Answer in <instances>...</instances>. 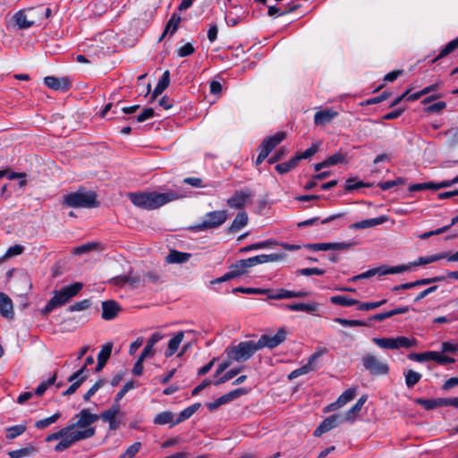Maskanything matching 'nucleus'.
Returning a JSON list of instances; mask_svg holds the SVG:
<instances>
[{"label": "nucleus", "instance_id": "f257e3e1", "mask_svg": "<svg viewBox=\"0 0 458 458\" xmlns=\"http://www.w3.org/2000/svg\"><path fill=\"white\" fill-rule=\"evenodd\" d=\"M96 433L95 428H89L82 430L72 431V427L67 425L60 430L48 435L46 437L47 442H52L61 439L55 446V452H63L70 448L74 443L92 437Z\"/></svg>", "mask_w": 458, "mask_h": 458}, {"label": "nucleus", "instance_id": "f03ea898", "mask_svg": "<svg viewBox=\"0 0 458 458\" xmlns=\"http://www.w3.org/2000/svg\"><path fill=\"white\" fill-rule=\"evenodd\" d=\"M177 199H179V195L173 191L164 193L149 191L130 194V199L135 206L148 210L158 208Z\"/></svg>", "mask_w": 458, "mask_h": 458}, {"label": "nucleus", "instance_id": "7ed1b4c3", "mask_svg": "<svg viewBox=\"0 0 458 458\" xmlns=\"http://www.w3.org/2000/svg\"><path fill=\"white\" fill-rule=\"evenodd\" d=\"M98 195L94 191L80 187L76 191L63 196L62 205L72 208H94L99 207Z\"/></svg>", "mask_w": 458, "mask_h": 458}, {"label": "nucleus", "instance_id": "20e7f679", "mask_svg": "<svg viewBox=\"0 0 458 458\" xmlns=\"http://www.w3.org/2000/svg\"><path fill=\"white\" fill-rule=\"evenodd\" d=\"M259 351L257 342L255 341H243L236 345L228 346L225 352L226 356L233 359L237 362H244L248 360L253 354Z\"/></svg>", "mask_w": 458, "mask_h": 458}, {"label": "nucleus", "instance_id": "39448f33", "mask_svg": "<svg viewBox=\"0 0 458 458\" xmlns=\"http://www.w3.org/2000/svg\"><path fill=\"white\" fill-rule=\"evenodd\" d=\"M373 343L378 347L383 349L395 350L400 348L409 349L416 344L415 339H411L406 336H397L395 338H377L372 339Z\"/></svg>", "mask_w": 458, "mask_h": 458}, {"label": "nucleus", "instance_id": "423d86ee", "mask_svg": "<svg viewBox=\"0 0 458 458\" xmlns=\"http://www.w3.org/2000/svg\"><path fill=\"white\" fill-rule=\"evenodd\" d=\"M226 210H216L208 212L203 221L197 225H190L186 229H211L222 225L227 219Z\"/></svg>", "mask_w": 458, "mask_h": 458}, {"label": "nucleus", "instance_id": "0eeeda50", "mask_svg": "<svg viewBox=\"0 0 458 458\" xmlns=\"http://www.w3.org/2000/svg\"><path fill=\"white\" fill-rule=\"evenodd\" d=\"M408 269H409V266H405V265L394 266V267H387V266L384 265V266H380L378 267H374V268L369 269L366 272H363L358 276H355L352 278H351L350 281L356 282L358 280L370 278L376 275L385 276V275H389V274H399V273H403Z\"/></svg>", "mask_w": 458, "mask_h": 458}, {"label": "nucleus", "instance_id": "6e6552de", "mask_svg": "<svg viewBox=\"0 0 458 458\" xmlns=\"http://www.w3.org/2000/svg\"><path fill=\"white\" fill-rule=\"evenodd\" d=\"M250 267H251V266L247 261V259L237 260L229 267V271L227 273H225L221 277L212 280L211 284H220L236 278L246 274L248 272V268Z\"/></svg>", "mask_w": 458, "mask_h": 458}, {"label": "nucleus", "instance_id": "1a4fd4ad", "mask_svg": "<svg viewBox=\"0 0 458 458\" xmlns=\"http://www.w3.org/2000/svg\"><path fill=\"white\" fill-rule=\"evenodd\" d=\"M286 336L287 331L284 327H280L274 335L264 334L257 341L258 348L259 350L265 347L274 349L284 343L286 340Z\"/></svg>", "mask_w": 458, "mask_h": 458}, {"label": "nucleus", "instance_id": "9d476101", "mask_svg": "<svg viewBox=\"0 0 458 458\" xmlns=\"http://www.w3.org/2000/svg\"><path fill=\"white\" fill-rule=\"evenodd\" d=\"M362 365L365 369L374 376L386 375L389 372L388 364L372 354H367L362 358Z\"/></svg>", "mask_w": 458, "mask_h": 458}, {"label": "nucleus", "instance_id": "9b49d317", "mask_svg": "<svg viewBox=\"0 0 458 458\" xmlns=\"http://www.w3.org/2000/svg\"><path fill=\"white\" fill-rule=\"evenodd\" d=\"M322 225L327 223H333V227L338 228H347V229H360V221L355 222L349 218L346 214L339 213L335 215L329 216L322 220H320Z\"/></svg>", "mask_w": 458, "mask_h": 458}, {"label": "nucleus", "instance_id": "f8f14e48", "mask_svg": "<svg viewBox=\"0 0 458 458\" xmlns=\"http://www.w3.org/2000/svg\"><path fill=\"white\" fill-rule=\"evenodd\" d=\"M359 244V242L357 241H351L348 242H320V243H308L304 244L303 247L313 251H319V250H342L348 248H351L352 246H355Z\"/></svg>", "mask_w": 458, "mask_h": 458}, {"label": "nucleus", "instance_id": "ddd939ff", "mask_svg": "<svg viewBox=\"0 0 458 458\" xmlns=\"http://www.w3.org/2000/svg\"><path fill=\"white\" fill-rule=\"evenodd\" d=\"M74 418L77 419V421L69 424L70 427H72V431H75V428H84V429L90 428L89 426L95 423L99 419V416L91 413L88 409H82Z\"/></svg>", "mask_w": 458, "mask_h": 458}, {"label": "nucleus", "instance_id": "4468645a", "mask_svg": "<svg viewBox=\"0 0 458 458\" xmlns=\"http://www.w3.org/2000/svg\"><path fill=\"white\" fill-rule=\"evenodd\" d=\"M343 416L339 414H333L326 418L314 430L313 435L315 437H320L326 432L336 428L341 422H343Z\"/></svg>", "mask_w": 458, "mask_h": 458}, {"label": "nucleus", "instance_id": "2eb2a0df", "mask_svg": "<svg viewBox=\"0 0 458 458\" xmlns=\"http://www.w3.org/2000/svg\"><path fill=\"white\" fill-rule=\"evenodd\" d=\"M44 83L47 88L61 92L68 91L72 86L71 81L67 77L46 76Z\"/></svg>", "mask_w": 458, "mask_h": 458}, {"label": "nucleus", "instance_id": "dca6fc26", "mask_svg": "<svg viewBox=\"0 0 458 458\" xmlns=\"http://www.w3.org/2000/svg\"><path fill=\"white\" fill-rule=\"evenodd\" d=\"M285 137L286 133L284 131H278L272 136L264 138L259 146L260 150L269 156L273 149H275Z\"/></svg>", "mask_w": 458, "mask_h": 458}, {"label": "nucleus", "instance_id": "f3484780", "mask_svg": "<svg viewBox=\"0 0 458 458\" xmlns=\"http://www.w3.org/2000/svg\"><path fill=\"white\" fill-rule=\"evenodd\" d=\"M285 137L286 133L284 131H278L272 136L264 138L259 146L260 150L269 156L273 149H275Z\"/></svg>", "mask_w": 458, "mask_h": 458}, {"label": "nucleus", "instance_id": "a211bd4d", "mask_svg": "<svg viewBox=\"0 0 458 458\" xmlns=\"http://www.w3.org/2000/svg\"><path fill=\"white\" fill-rule=\"evenodd\" d=\"M285 137L286 133L284 131H278L272 136L264 138L259 146L260 150L269 156L273 149H275Z\"/></svg>", "mask_w": 458, "mask_h": 458}, {"label": "nucleus", "instance_id": "6ab92c4d", "mask_svg": "<svg viewBox=\"0 0 458 458\" xmlns=\"http://www.w3.org/2000/svg\"><path fill=\"white\" fill-rule=\"evenodd\" d=\"M285 137L286 133L284 131H278L272 136L264 138L259 146L260 150L269 156L273 149H275Z\"/></svg>", "mask_w": 458, "mask_h": 458}, {"label": "nucleus", "instance_id": "aec40b11", "mask_svg": "<svg viewBox=\"0 0 458 458\" xmlns=\"http://www.w3.org/2000/svg\"><path fill=\"white\" fill-rule=\"evenodd\" d=\"M69 301L65 297L63 290L55 291L54 296L48 301L46 306L41 310V315L47 316L50 312H52L57 307L63 306L67 303Z\"/></svg>", "mask_w": 458, "mask_h": 458}, {"label": "nucleus", "instance_id": "412c9836", "mask_svg": "<svg viewBox=\"0 0 458 458\" xmlns=\"http://www.w3.org/2000/svg\"><path fill=\"white\" fill-rule=\"evenodd\" d=\"M250 197L251 191L249 189L236 191L233 195L227 199V205L233 208H242Z\"/></svg>", "mask_w": 458, "mask_h": 458}, {"label": "nucleus", "instance_id": "4be33fe9", "mask_svg": "<svg viewBox=\"0 0 458 458\" xmlns=\"http://www.w3.org/2000/svg\"><path fill=\"white\" fill-rule=\"evenodd\" d=\"M285 258L284 253H271V254H260L247 259V261L250 264L251 267L259 264L277 262L283 260Z\"/></svg>", "mask_w": 458, "mask_h": 458}, {"label": "nucleus", "instance_id": "5701e85b", "mask_svg": "<svg viewBox=\"0 0 458 458\" xmlns=\"http://www.w3.org/2000/svg\"><path fill=\"white\" fill-rule=\"evenodd\" d=\"M121 310V306L115 301H105L102 302V318L112 320L118 315Z\"/></svg>", "mask_w": 458, "mask_h": 458}, {"label": "nucleus", "instance_id": "b1692460", "mask_svg": "<svg viewBox=\"0 0 458 458\" xmlns=\"http://www.w3.org/2000/svg\"><path fill=\"white\" fill-rule=\"evenodd\" d=\"M0 315L8 320L14 318L13 301L4 293H0Z\"/></svg>", "mask_w": 458, "mask_h": 458}, {"label": "nucleus", "instance_id": "393cba45", "mask_svg": "<svg viewBox=\"0 0 458 458\" xmlns=\"http://www.w3.org/2000/svg\"><path fill=\"white\" fill-rule=\"evenodd\" d=\"M271 295H269V299L272 300H282V299H290V298H300V297H305L309 295L308 292L305 291H300V292H293L289 291L285 289H274V292H270Z\"/></svg>", "mask_w": 458, "mask_h": 458}, {"label": "nucleus", "instance_id": "a878e982", "mask_svg": "<svg viewBox=\"0 0 458 458\" xmlns=\"http://www.w3.org/2000/svg\"><path fill=\"white\" fill-rule=\"evenodd\" d=\"M356 395V389L355 388H348L346 389L339 397L338 399L331 403L327 407V411H335L338 408L345 405L347 403L352 401Z\"/></svg>", "mask_w": 458, "mask_h": 458}, {"label": "nucleus", "instance_id": "bb28decb", "mask_svg": "<svg viewBox=\"0 0 458 458\" xmlns=\"http://www.w3.org/2000/svg\"><path fill=\"white\" fill-rule=\"evenodd\" d=\"M112 348L113 344L111 343H107L102 346L98 355V364L95 368L96 372H100L103 369L111 356Z\"/></svg>", "mask_w": 458, "mask_h": 458}, {"label": "nucleus", "instance_id": "cd10ccee", "mask_svg": "<svg viewBox=\"0 0 458 458\" xmlns=\"http://www.w3.org/2000/svg\"><path fill=\"white\" fill-rule=\"evenodd\" d=\"M191 256L190 253L172 250L165 260L167 264H183L190 259Z\"/></svg>", "mask_w": 458, "mask_h": 458}, {"label": "nucleus", "instance_id": "c85d7f7f", "mask_svg": "<svg viewBox=\"0 0 458 458\" xmlns=\"http://www.w3.org/2000/svg\"><path fill=\"white\" fill-rule=\"evenodd\" d=\"M336 115L337 112L331 109H324L315 114L314 123L317 125H325L330 123Z\"/></svg>", "mask_w": 458, "mask_h": 458}, {"label": "nucleus", "instance_id": "c756f323", "mask_svg": "<svg viewBox=\"0 0 458 458\" xmlns=\"http://www.w3.org/2000/svg\"><path fill=\"white\" fill-rule=\"evenodd\" d=\"M14 24L21 30H26L35 24L34 20H28L24 10L16 12L13 16Z\"/></svg>", "mask_w": 458, "mask_h": 458}, {"label": "nucleus", "instance_id": "7c9ffc66", "mask_svg": "<svg viewBox=\"0 0 458 458\" xmlns=\"http://www.w3.org/2000/svg\"><path fill=\"white\" fill-rule=\"evenodd\" d=\"M170 83V72L168 70L165 71L158 80L157 86L155 87L151 98L155 99L157 96L161 95L164 90H165Z\"/></svg>", "mask_w": 458, "mask_h": 458}, {"label": "nucleus", "instance_id": "2f4dec72", "mask_svg": "<svg viewBox=\"0 0 458 458\" xmlns=\"http://www.w3.org/2000/svg\"><path fill=\"white\" fill-rule=\"evenodd\" d=\"M367 401V396L362 395L359 398L356 403L349 409L345 414L343 416V420L344 421H353L356 415L360 411L362 406Z\"/></svg>", "mask_w": 458, "mask_h": 458}, {"label": "nucleus", "instance_id": "473e14b6", "mask_svg": "<svg viewBox=\"0 0 458 458\" xmlns=\"http://www.w3.org/2000/svg\"><path fill=\"white\" fill-rule=\"evenodd\" d=\"M184 338V333L182 331L178 332L168 343V346L165 351V356L169 358L173 356L178 350L181 343Z\"/></svg>", "mask_w": 458, "mask_h": 458}, {"label": "nucleus", "instance_id": "72a5a7b5", "mask_svg": "<svg viewBox=\"0 0 458 458\" xmlns=\"http://www.w3.org/2000/svg\"><path fill=\"white\" fill-rule=\"evenodd\" d=\"M415 403L421 405L425 410L430 411L437 407H445V398L423 399L417 398Z\"/></svg>", "mask_w": 458, "mask_h": 458}, {"label": "nucleus", "instance_id": "f704fd0d", "mask_svg": "<svg viewBox=\"0 0 458 458\" xmlns=\"http://www.w3.org/2000/svg\"><path fill=\"white\" fill-rule=\"evenodd\" d=\"M174 418V415L172 411H165L157 414L154 418L153 422L157 425L169 424L170 428H172L174 425H177V423H175V420Z\"/></svg>", "mask_w": 458, "mask_h": 458}, {"label": "nucleus", "instance_id": "c9c22d12", "mask_svg": "<svg viewBox=\"0 0 458 458\" xmlns=\"http://www.w3.org/2000/svg\"><path fill=\"white\" fill-rule=\"evenodd\" d=\"M458 48V37L448 42L438 53V55L432 59L431 63L435 64L438 60L443 59L453 53Z\"/></svg>", "mask_w": 458, "mask_h": 458}, {"label": "nucleus", "instance_id": "e433bc0d", "mask_svg": "<svg viewBox=\"0 0 458 458\" xmlns=\"http://www.w3.org/2000/svg\"><path fill=\"white\" fill-rule=\"evenodd\" d=\"M287 309L293 311H304L307 313H313L318 310V305L315 302L312 303H294L286 305Z\"/></svg>", "mask_w": 458, "mask_h": 458}, {"label": "nucleus", "instance_id": "4c0bfd02", "mask_svg": "<svg viewBox=\"0 0 458 458\" xmlns=\"http://www.w3.org/2000/svg\"><path fill=\"white\" fill-rule=\"evenodd\" d=\"M298 165L299 163L293 156L288 161L277 164L275 169L278 174H284L296 168Z\"/></svg>", "mask_w": 458, "mask_h": 458}, {"label": "nucleus", "instance_id": "58836bf2", "mask_svg": "<svg viewBox=\"0 0 458 458\" xmlns=\"http://www.w3.org/2000/svg\"><path fill=\"white\" fill-rule=\"evenodd\" d=\"M200 407V403H194L182 410L175 419V423L179 424L191 418Z\"/></svg>", "mask_w": 458, "mask_h": 458}, {"label": "nucleus", "instance_id": "ea45409f", "mask_svg": "<svg viewBox=\"0 0 458 458\" xmlns=\"http://www.w3.org/2000/svg\"><path fill=\"white\" fill-rule=\"evenodd\" d=\"M37 448L33 445H29L21 449L13 450L8 453L11 458L28 457L37 453Z\"/></svg>", "mask_w": 458, "mask_h": 458}, {"label": "nucleus", "instance_id": "a19ab883", "mask_svg": "<svg viewBox=\"0 0 458 458\" xmlns=\"http://www.w3.org/2000/svg\"><path fill=\"white\" fill-rule=\"evenodd\" d=\"M319 148H320V143H318V142L313 143L305 151L295 153L294 157L298 163L302 159H309L311 157H313L319 150Z\"/></svg>", "mask_w": 458, "mask_h": 458}, {"label": "nucleus", "instance_id": "79ce46f5", "mask_svg": "<svg viewBox=\"0 0 458 458\" xmlns=\"http://www.w3.org/2000/svg\"><path fill=\"white\" fill-rule=\"evenodd\" d=\"M372 184L369 182H363L362 181H359L357 177H351L346 180V183L344 186V191L346 192H351L355 190H358L362 187H371Z\"/></svg>", "mask_w": 458, "mask_h": 458}, {"label": "nucleus", "instance_id": "37998d69", "mask_svg": "<svg viewBox=\"0 0 458 458\" xmlns=\"http://www.w3.org/2000/svg\"><path fill=\"white\" fill-rule=\"evenodd\" d=\"M330 301L333 304L343 306V307H350L352 305H357L359 301L349 298L344 295H335L330 298Z\"/></svg>", "mask_w": 458, "mask_h": 458}, {"label": "nucleus", "instance_id": "c03bdc74", "mask_svg": "<svg viewBox=\"0 0 458 458\" xmlns=\"http://www.w3.org/2000/svg\"><path fill=\"white\" fill-rule=\"evenodd\" d=\"M181 21V16L177 13H174L165 25V34L170 33L172 35L175 33V31L178 30Z\"/></svg>", "mask_w": 458, "mask_h": 458}, {"label": "nucleus", "instance_id": "a18cd8bd", "mask_svg": "<svg viewBox=\"0 0 458 458\" xmlns=\"http://www.w3.org/2000/svg\"><path fill=\"white\" fill-rule=\"evenodd\" d=\"M387 220H388V216L384 215V216H377L374 218L361 220L360 225H359L360 226V229H366V228L374 227L376 225H379Z\"/></svg>", "mask_w": 458, "mask_h": 458}, {"label": "nucleus", "instance_id": "49530a36", "mask_svg": "<svg viewBox=\"0 0 458 458\" xmlns=\"http://www.w3.org/2000/svg\"><path fill=\"white\" fill-rule=\"evenodd\" d=\"M82 288L83 284L76 282L72 284L63 287L62 290L64 293L65 297L70 301L72 298L76 296Z\"/></svg>", "mask_w": 458, "mask_h": 458}, {"label": "nucleus", "instance_id": "de8ad7c7", "mask_svg": "<svg viewBox=\"0 0 458 458\" xmlns=\"http://www.w3.org/2000/svg\"><path fill=\"white\" fill-rule=\"evenodd\" d=\"M248 220V214L246 212H239L228 229H242L247 225Z\"/></svg>", "mask_w": 458, "mask_h": 458}, {"label": "nucleus", "instance_id": "09e8293b", "mask_svg": "<svg viewBox=\"0 0 458 458\" xmlns=\"http://www.w3.org/2000/svg\"><path fill=\"white\" fill-rule=\"evenodd\" d=\"M233 293H243L250 294H266L269 299V295H271L270 292H274V289H260V288H245V287H236L233 290Z\"/></svg>", "mask_w": 458, "mask_h": 458}, {"label": "nucleus", "instance_id": "8fccbe9b", "mask_svg": "<svg viewBox=\"0 0 458 458\" xmlns=\"http://www.w3.org/2000/svg\"><path fill=\"white\" fill-rule=\"evenodd\" d=\"M24 251V247L20 244H15L7 249L6 252L4 256L0 258V262H3L6 259H12L13 257L19 256L22 254Z\"/></svg>", "mask_w": 458, "mask_h": 458}, {"label": "nucleus", "instance_id": "3c124183", "mask_svg": "<svg viewBox=\"0 0 458 458\" xmlns=\"http://www.w3.org/2000/svg\"><path fill=\"white\" fill-rule=\"evenodd\" d=\"M446 257V253L436 254L427 257H420L416 261L411 263L412 266L417 267L420 265H427L435 261H437L441 259H445Z\"/></svg>", "mask_w": 458, "mask_h": 458}, {"label": "nucleus", "instance_id": "603ef678", "mask_svg": "<svg viewBox=\"0 0 458 458\" xmlns=\"http://www.w3.org/2000/svg\"><path fill=\"white\" fill-rule=\"evenodd\" d=\"M93 363H94L93 356H88L85 359L84 365L79 370H77L72 375H71L68 378V381H73V380L77 379L80 376H85V375L89 376V374H88L89 371L87 370V367L89 365H92Z\"/></svg>", "mask_w": 458, "mask_h": 458}, {"label": "nucleus", "instance_id": "864d4df0", "mask_svg": "<svg viewBox=\"0 0 458 458\" xmlns=\"http://www.w3.org/2000/svg\"><path fill=\"white\" fill-rule=\"evenodd\" d=\"M26 430V426L24 425H15L6 428V438L9 440H13L17 437L22 435Z\"/></svg>", "mask_w": 458, "mask_h": 458}, {"label": "nucleus", "instance_id": "5fc2aeb1", "mask_svg": "<svg viewBox=\"0 0 458 458\" xmlns=\"http://www.w3.org/2000/svg\"><path fill=\"white\" fill-rule=\"evenodd\" d=\"M335 322L340 324L343 327H368L369 324L362 320L358 319H346L342 318H335Z\"/></svg>", "mask_w": 458, "mask_h": 458}, {"label": "nucleus", "instance_id": "6e6d98bb", "mask_svg": "<svg viewBox=\"0 0 458 458\" xmlns=\"http://www.w3.org/2000/svg\"><path fill=\"white\" fill-rule=\"evenodd\" d=\"M60 417H61V413L59 411H57L48 418L38 420L35 423V427L39 429L46 428L49 425L55 423Z\"/></svg>", "mask_w": 458, "mask_h": 458}, {"label": "nucleus", "instance_id": "4d7b16f0", "mask_svg": "<svg viewBox=\"0 0 458 458\" xmlns=\"http://www.w3.org/2000/svg\"><path fill=\"white\" fill-rule=\"evenodd\" d=\"M421 378V374L414 370H408L405 374V384L409 388L413 387Z\"/></svg>", "mask_w": 458, "mask_h": 458}, {"label": "nucleus", "instance_id": "13d9d810", "mask_svg": "<svg viewBox=\"0 0 458 458\" xmlns=\"http://www.w3.org/2000/svg\"><path fill=\"white\" fill-rule=\"evenodd\" d=\"M289 153L290 149L287 147L283 146L267 159V162L268 164L277 163L280 160H282L284 157H286Z\"/></svg>", "mask_w": 458, "mask_h": 458}, {"label": "nucleus", "instance_id": "bf43d9fd", "mask_svg": "<svg viewBox=\"0 0 458 458\" xmlns=\"http://www.w3.org/2000/svg\"><path fill=\"white\" fill-rule=\"evenodd\" d=\"M272 244H276V242H273L271 240L259 242L245 246L243 248H241L240 252L243 253V252L253 250L264 249Z\"/></svg>", "mask_w": 458, "mask_h": 458}, {"label": "nucleus", "instance_id": "052dcab7", "mask_svg": "<svg viewBox=\"0 0 458 458\" xmlns=\"http://www.w3.org/2000/svg\"><path fill=\"white\" fill-rule=\"evenodd\" d=\"M242 370V367L234 368L228 371H226L218 380H216L214 384L216 386H219L221 384H224L230 379H232L233 377L238 375Z\"/></svg>", "mask_w": 458, "mask_h": 458}, {"label": "nucleus", "instance_id": "680f3d73", "mask_svg": "<svg viewBox=\"0 0 458 458\" xmlns=\"http://www.w3.org/2000/svg\"><path fill=\"white\" fill-rule=\"evenodd\" d=\"M88 378V375L80 376L77 379L71 381L72 385L64 392V395H71L81 386V385Z\"/></svg>", "mask_w": 458, "mask_h": 458}, {"label": "nucleus", "instance_id": "e2e57ef3", "mask_svg": "<svg viewBox=\"0 0 458 458\" xmlns=\"http://www.w3.org/2000/svg\"><path fill=\"white\" fill-rule=\"evenodd\" d=\"M56 380V372L54 373V375L48 378L47 381L42 382L38 386V387L35 390V394L38 396H41L46 390L51 385L55 384Z\"/></svg>", "mask_w": 458, "mask_h": 458}, {"label": "nucleus", "instance_id": "0e129e2a", "mask_svg": "<svg viewBox=\"0 0 458 458\" xmlns=\"http://www.w3.org/2000/svg\"><path fill=\"white\" fill-rule=\"evenodd\" d=\"M91 306V301L89 299H85L80 301H77L69 306L68 310L70 312L81 311L89 309Z\"/></svg>", "mask_w": 458, "mask_h": 458}, {"label": "nucleus", "instance_id": "69168bd1", "mask_svg": "<svg viewBox=\"0 0 458 458\" xmlns=\"http://www.w3.org/2000/svg\"><path fill=\"white\" fill-rule=\"evenodd\" d=\"M141 443L135 442L131 445H130L123 454H122L118 458H133L137 453L140 450Z\"/></svg>", "mask_w": 458, "mask_h": 458}, {"label": "nucleus", "instance_id": "338daca9", "mask_svg": "<svg viewBox=\"0 0 458 458\" xmlns=\"http://www.w3.org/2000/svg\"><path fill=\"white\" fill-rule=\"evenodd\" d=\"M431 360H435L440 365H445L449 363H454V359L449 356L444 355L443 353L437 352H432V359Z\"/></svg>", "mask_w": 458, "mask_h": 458}, {"label": "nucleus", "instance_id": "774afa93", "mask_svg": "<svg viewBox=\"0 0 458 458\" xmlns=\"http://www.w3.org/2000/svg\"><path fill=\"white\" fill-rule=\"evenodd\" d=\"M105 383L106 381L104 379H99L83 395L84 401L89 402L91 396H93L105 385Z\"/></svg>", "mask_w": 458, "mask_h": 458}]
</instances>
